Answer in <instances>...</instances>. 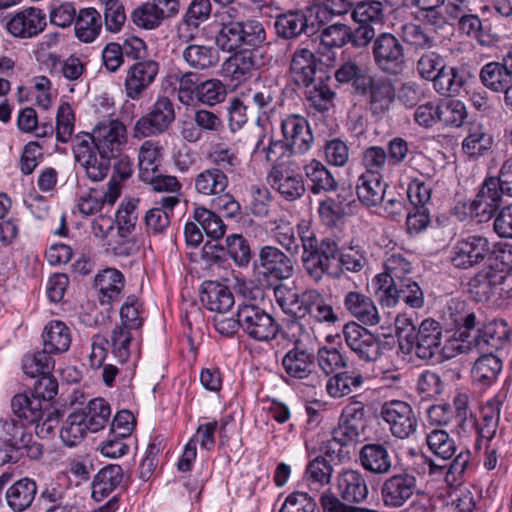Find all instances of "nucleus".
Returning a JSON list of instances; mask_svg holds the SVG:
<instances>
[{"instance_id":"nucleus-45","label":"nucleus","mask_w":512,"mask_h":512,"mask_svg":"<svg viewBox=\"0 0 512 512\" xmlns=\"http://www.w3.org/2000/svg\"><path fill=\"white\" fill-rule=\"evenodd\" d=\"M95 285L101 294V303L118 301L124 288V276L116 269H106L95 278Z\"/></svg>"},{"instance_id":"nucleus-50","label":"nucleus","mask_w":512,"mask_h":512,"mask_svg":"<svg viewBox=\"0 0 512 512\" xmlns=\"http://www.w3.org/2000/svg\"><path fill=\"white\" fill-rule=\"evenodd\" d=\"M88 428L82 413L75 411L67 416L60 429V438L67 447H75L87 436Z\"/></svg>"},{"instance_id":"nucleus-16","label":"nucleus","mask_w":512,"mask_h":512,"mask_svg":"<svg viewBox=\"0 0 512 512\" xmlns=\"http://www.w3.org/2000/svg\"><path fill=\"white\" fill-rule=\"evenodd\" d=\"M358 93L366 95L368 110L375 117H382L386 114L395 99V88L392 81L383 76H370L365 83V89L359 90Z\"/></svg>"},{"instance_id":"nucleus-3","label":"nucleus","mask_w":512,"mask_h":512,"mask_svg":"<svg viewBox=\"0 0 512 512\" xmlns=\"http://www.w3.org/2000/svg\"><path fill=\"white\" fill-rule=\"evenodd\" d=\"M283 140H271L263 148L266 160L278 157L290 158L292 155H304L313 146L314 136L308 120L298 114L286 116L281 121Z\"/></svg>"},{"instance_id":"nucleus-24","label":"nucleus","mask_w":512,"mask_h":512,"mask_svg":"<svg viewBox=\"0 0 512 512\" xmlns=\"http://www.w3.org/2000/svg\"><path fill=\"white\" fill-rule=\"evenodd\" d=\"M228 185V175L219 167L206 168L194 178L195 192L203 197L223 196Z\"/></svg>"},{"instance_id":"nucleus-54","label":"nucleus","mask_w":512,"mask_h":512,"mask_svg":"<svg viewBox=\"0 0 512 512\" xmlns=\"http://www.w3.org/2000/svg\"><path fill=\"white\" fill-rule=\"evenodd\" d=\"M363 376L355 372H341L326 383L327 393L333 398L346 396L362 386Z\"/></svg>"},{"instance_id":"nucleus-57","label":"nucleus","mask_w":512,"mask_h":512,"mask_svg":"<svg viewBox=\"0 0 512 512\" xmlns=\"http://www.w3.org/2000/svg\"><path fill=\"white\" fill-rule=\"evenodd\" d=\"M492 145V137L487 134L480 123L469 124L468 135L462 143L463 151L469 156L483 154Z\"/></svg>"},{"instance_id":"nucleus-43","label":"nucleus","mask_w":512,"mask_h":512,"mask_svg":"<svg viewBox=\"0 0 512 512\" xmlns=\"http://www.w3.org/2000/svg\"><path fill=\"white\" fill-rule=\"evenodd\" d=\"M504 274H495L489 268L477 273L469 281V292L477 302L490 299L498 286L504 284Z\"/></svg>"},{"instance_id":"nucleus-8","label":"nucleus","mask_w":512,"mask_h":512,"mask_svg":"<svg viewBox=\"0 0 512 512\" xmlns=\"http://www.w3.org/2000/svg\"><path fill=\"white\" fill-rule=\"evenodd\" d=\"M380 417L388 425L391 434L401 440L411 437L418 428V419L412 406L401 400L382 404Z\"/></svg>"},{"instance_id":"nucleus-35","label":"nucleus","mask_w":512,"mask_h":512,"mask_svg":"<svg viewBox=\"0 0 512 512\" xmlns=\"http://www.w3.org/2000/svg\"><path fill=\"white\" fill-rule=\"evenodd\" d=\"M200 299L204 307L217 314L227 312L234 304L229 288L213 281L203 283Z\"/></svg>"},{"instance_id":"nucleus-15","label":"nucleus","mask_w":512,"mask_h":512,"mask_svg":"<svg viewBox=\"0 0 512 512\" xmlns=\"http://www.w3.org/2000/svg\"><path fill=\"white\" fill-rule=\"evenodd\" d=\"M417 491V479L413 474H394L381 485V500L385 507H402Z\"/></svg>"},{"instance_id":"nucleus-59","label":"nucleus","mask_w":512,"mask_h":512,"mask_svg":"<svg viewBox=\"0 0 512 512\" xmlns=\"http://www.w3.org/2000/svg\"><path fill=\"white\" fill-rule=\"evenodd\" d=\"M194 220L200 225L207 237L219 240L226 231L223 220L211 210L204 207H197L193 213Z\"/></svg>"},{"instance_id":"nucleus-39","label":"nucleus","mask_w":512,"mask_h":512,"mask_svg":"<svg viewBox=\"0 0 512 512\" xmlns=\"http://www.w3.org/2000/svg\"><path fill=\"white\" fill-rule=\"evenodd\" d=\"M48 63L51 73L57 74L74 84L82 82L86 72V62L75 55L61 59L56 54H49Z\"/></svg>"},{"instance_id":"nucleus-31","label":"nucleus","mask_w":512,"mask_h":512,"mask_svg":"<svg viewBox=\"0 0 512 512\" xmlns=\"http://www.w3.org/2000/svg\"><path fill=\"white\" fill-rule=\"evenodd\" d=\"M256 50H242L231 55L223 65L224 71L235 81L242 82L252 77L259 67Z\"/></svg>"},{"instance_id":"nucleus-64","label":"nucleus","mask_w":512,"mask_h":512,"mask_svg":"<svg viewBox=\"0 0 512 512\" xmlns=\"http://www.w3.org/2000/svg\"><path fill=\"white\" fill-rule=\"evenodd\" d=\"M332 472V465L324 457L319 456L308 463L305 478L310 486L318 489L330 483Z\"/></svg>"},{"instance_id":"nucleus-34","label":"nucleus","mask_w":512,"mask_h":512,"mask_svg":"<svg viewBox=\"0 0 512 512\" xmlns=\"http://www.w3.org/2000/svg\"><path fill=\"white\" fill-rule=\"evenodd\" d=\"M181 58L192 70L205 71L216 67L218 51L210 45L188 44L181 51Z\"/></svg>"},{"instance_id":"nucleus-2","label":"nucleus","mask_w":512,"mask_h":512,"mask_svg":"<svg viewBox=\"0 0 512 512\" xmlns=\"http://www.w3.org/2000/svg\"><path fill=\"white\" fill-rule=\"evenodd\" d=\"M512 165L505 162L498 177L486 178L475 198L464 204L465 214L478 222H486L495 211L512 196L510 170Z\"/></svg>"},{"instance_id":"nucleus-26","label":"nucleus","mask_w":512,"mask_h":512,"mask_svg":"<svg viewBox=\"0 0 512 512\" xmlns=\"http://www.w3.org/2000/svg\"><path fill=\"white\" fill-rule=\"evenodd\" d=\"M381 303L387 307L395 306L400 300L411 308H421L424 295L417 282L409 279L402 285H396L378 295Z\"/></svg>"},{"instance_id":"nucleus-42","label":"nucleus","mask_w":512,"mask_h":512,"mask_svg":"<svg viewBox=\"0 0 512 512\" xmlns=\"http://www.w3.org/2000/svg\"><path fill=\"white\" fill-rule=\"evenodd\" d=\"M37 493L35 481L23 478L15 482L6 491L8 506L15 512H22L31 506Z\"/></svg>"},{"instance_id":"nucleus-61","label":"nucleus","mask_w":512,"mask_h":512,"mask_svg":"<svg viewBox=\"0 0 512 512\" xmlns=\"http://www.w3.org/2000/svg\"><path fill=\"white\" fill-rule=\"evenodd\" d=\"M349 27L344 24H333L326 27L320 35L318 53L325 54L332 48H340L348 43Z\"/></svg>"},{"instance_id":"nucleus-4","label":"nucleus","mask_w":512,"mask_h":512,"mask_svg":"<svg viewBox=\"0 0 512 512\" xmlns=\"http://www.w3.org/2000/svg\"><path fill=\"white\" fill-rule=\"evenodd\" d=\"M0 425V466L17 462L21 449H25L31 459L42 456V445L33 441L31 432L23 422L6 418L0 421Z\"/></svg>"},{"instance_id":"nucleus-44","label":"nucleus","mask_w":512,"mask_h":512,"mask_svg":"<svg viewBox=\"0 0 512 512\" xmlns=\"http://www.w3.org/2000/svg\"><path fill=\"white\" fill-rule=\"evenodd\" d=\"M502 370V361L491 352L483 354L474 363L471 369V378L474 384L490 386Z\"/></svg>"},{"instance_id":"nucleus-56","label":"nucleus","mask_w":512,"mask_h":512,"mask_svg":"<svg viewBox=\"0 0 512 512\" xmlns=\"http://www.w3.org/2000/svg\"><path fill=\"white\" fill-rule=\"evenodd\" d=\"M54 366L55 361L52 355L44 349L42 351L27 353L22 359V370L31 378L51 374Z\"/></svg>"},{"instance_id":"nucleus-20","label":"nucleus","mask_w":512,"mask_h":512,"mask_svg":"<svg viewBox=\"0 0 512 512\" xmlns=\"http://www.w3.org/2000/svg\"><path fill=\"white\" fill-rule=\"evenodd\" d=\"M306 315H309L315 322L329 325L335 324L339 320L333 307L326 303L322 294L316 289H307L301 293L297 318H303Z\"/></svg>"},{"instance_id":"nucleus-62","label":"nucleus","mask_w":512,"mask_h":512,"mask_svg":"<svg viewBox=\"0 0 512 512\" xmlns=\"http://www.w3.org/2000/svg\"><path fill=\"white\" fill-rule=\"evenodd\" d=\"M439 123L450 127H460L467 118L465 104L456 99L439 102Z\"/></svg>"},{"instance_id":"nucleus-7","label":"nucleus","mask_w":512,"mask_h":512,"mask_svg":"<svg viewBox=\"0 0 512 512\" xmlns=\"http://www.w3.org/2000/svg\"><path fill=\"white\" fill-rule=\"evenodd\" d=\"M372 56L375 66L385 74L396 76L405 69L404 47L391 33H381L374 39Z\"/></svg>"},{"instance_id":"nucleus-60","label":"nucleus","mask_w":512,"mask_h":512,"mask_svg":"<svg viewBox=\"0 0 512 512\" xmlns=\"http://www.w3.org/2000/svg\"><path fill=\"white\" fill-rule=\"evenodd\" d=\"M366 251L360 245L339 247L338 265L341 268V276L345 271L358 273L367 264Z\"/></svg>"},{"instance_id":"nucleus-28","label":"nucleus","mask_w":512,"mask_h":512,"mask_svg":"<svg viewBox=\"0 0 512 512\" xmlns=\"http://www.w3.org/2000/svg\"><path fill=\"white\" fill-rule=\"evenodd\" d=\"M317 72L316 58L309 49H297L292 57L290 64V74L293 82L297 86L309 88Z\"/></svg>"},{"instance_id":"nucleus-25","label":"nucleus","mask_w":512,"mask_h":512,"mask_svg":"<svg viewBox=\"0 0 512 512\" xmlns=\"http://www.w3.org/2000/svg\"><path fill=\"white\" fill-rule=\"evenodd\" d=\"M43 349L51 355L67 352L72 343L71 329L60 320L49 321L42 331Z\"/></svg>"},{"instance_id":"nucleus-63","label":"nucleus","mask_w":512,"mask_h":512,"mask_svg":"<svg viewBox=\"0 0 512 512\" xmlns=\"http://www.w3.org/2000/svg\"><path fill=\"white\" fill-rule=\"evenodd\" d=\"M241 21L223 22L215 40L217 46L226 52L242 47Z\"/></svg>"},{"instance_id":"nucleus-51","label":"nucleus","mask_w":512,"mask_h":512,"mask_svg":"<svg viewBox=\"0 0 512 512\" xmlns=\"http://www.w3.org/2000/svg\"><path fill=\"white\" fill-rule=\"evenodd\" d=\"M11 407L16 416L33 423L43 417L46 403L43 405L42 400L33 395L17 394L12 398Z\"/></svg>"},{"instance_id":"nucleus-49","label":"nucleus","mask_w":512,"mask_h":512,"mask_svg":"<svg viewBox=\"0 0 512 512\" xmlns=\"http://www.w3.org/2000/svg\"><path fill=\"white\" fill-rule=\"evenodd\" d=\"M78 411L85 418L91 433H96L105 428L111 417V407L104 398H94L82 410Z\"/></svg>"},{"instance_id":"nucleus-6","label":"nucleus","mask_w":512,"mask_h":512,"mask_svg":"<svg viewBox=\"0 0 512 512\" xmlns=\"http://www.w3.org/2000/svg\"><path fill=\"white\" fill-rule=\"evenodd\" d=\"M240 327L251 339L267 342L274 339L279 331L275 319L264 309L250 302H243L238 306Z\"/></svg>"},{"instance_id":"nucleus-37","label":"nucleus","mask_w":512,"mask_h":512,"mask_svg":"<svg viewBox=\"0 0 512 512\" xmlns=\"http://www.w3.org/2000/svg\"><path fill=\"white\" fill-rule=\"evenodd\" d=\"M123 470L121 466L110 464L103 467L92 481V498L102 501L109 496L122 482Z\"/></svg>"},{"instance_id":"nucleus-19","label":"nucleus","mask_w":512,"mask_h":512,"mask_svg":"<svg viewBox=\"0 0 512 512\" xmlns=\"http://www.w3.org/2000/svg\"><path fill=\"white\" fill-rule=\"evenodd\" d=\"M258 267L265 277L276 280L288 279L293 275V261L275 246H264L258 255Z\"/></svg>"},{"instance_id":"nucleus-13","label":"nucleus","mask_w":512,"mask_h":512,"mask_svg":"<svg viewBox=\"0 0 512 512\" xmlns=\"http://www.w3.org/2000/svg\"><path fill=\"white\" fill-rule=\"evenodd\" d=\"M73 152L75 161L84 170L87 178L93 182L106 178L111 167L112 156L100 153L86 139L80 140Z\"/></svg>"},{"instance_id":"nucleus-33","label":"nucleus","mask_w":512,"mask_h":512,"mask_svg":"<svg viewBox=\"0 0 512 512\" xmlns=\"http://www.w3.org/2000/svg\"><path fill=\"white\" fill-rule=\"evenodd\" d=\"M277 34L285 39H292L301 34L313 35L316 32L314 23L309 24L307 16L302 11H289L276 18Z\"/></svg>"},{"instance_id":"nucleus-36","label":"nucleus","mask_w":512,"mask_h":512,"mask_svg":"<svg viewBox=\"0 0 512 512\" xmlns=\"http://www.w3.org/2000/svg\"><path fill=\"white\" fill-rule=\"evenodd\" d=\"M303 171L313 194L332 192L338 183L331 171L319 160L312 159L303 166Z\"/></svg>"},{"instance_id":"nucleus-30","label":"nucleus","mask_w":512,"mask_h":512,"mask_svg":"<svg viewBox=\"0 0 512 512\" xmlns=\"http://www.w3.org/2000/svg\"><path fill=\"white\" fill-rule=\"evenodd\" d=\"M361 466L375 475L387 474L392 468V458L388 449L379 443L365 444L359 452Z\"/></svg>"},{"instance_id":"nucleus-23","label":"nucleus","mask_w":512,"mask_h":512,"mask_svg":"<svg viewBox=\"0 0 512 512\" xmlns=\"http://www.w3.org/2000/svg\"><path fill=\"white\" fill-rule=\"evenodd\" d=\"M471 459L469 450L461 448L457 458L445 465H439L434 460L426 461L427 473L434 480L443 479L448 486H454L467 469Z\"/></svg>"},{"instance_id":"nucleus-38","label":"nucleus","mask_w":512,"mask_h":512,"mask_svg":"<svg viewBox=\"0 0 512 512\" xmlns=\"http://www.w3.org/2000/svg\"><path fill=\"white\" fill-rule=\"evenodd\" d=\"M508 336L507 323L504 320H494L477 330V334L473 338L474 347L478 351L497 349Z\"/></svg>"},{"instance_id":"nucleus-58","label":"nucleus","mask_w":512,"mask_h":512,"mask_svg":"<svg viewBox=\"0 0 512 512\" xmlns=\"http://www.w3.org/2000/svg\"><path fill=\"white\" fill-rule=\"evenodd\" d=\"M370 76L367 69L354 60L344 62L335 71V78L338 82L352 83L357 92L365 89V83Z\"/></svg>"},{"instance_id":"nucleus-27","label":"nucleus","mask_w":512,"mask_h":512,"mask_svg":"<svg viewBox=\"0 0 512 512\" xmlns=\"http://www.w3.org/2000/svg\"><path fill=\"white\" fill-rule=\"evenodd\" d=\"M343 303L345 309L363 324L374 326L380 322L378 309L369 296L350 291L345 295Z\"/></svg>"},{"instance_id":"nucleus-41","label":"nucleus","mask_w":512,"mask_h":512,"mask_svg":"<svg viewBox=\"0 0 512 512\" xmlns=\"http://www.w3.org/2000/svg\"><path fill=\"white\" fill-rule=\"evenodd\" d=\"M429 451L437 458L448 461L457 458L460 450L455 439L444 429L434 428L426 434Z\"/></svg>"},{"instance_id":"nucleus-1","label":"nucleus","mask_w":512,"mask_h":512,"mask_svg":"<svg viewBox=\"0 0 512 512\" xmlns=\"http://www.w3.org/2000/svg\"><path fill=\"white\" fill-rule=\"evenodd\" d=\"M298 235L303 249L301 258L307 274L316 282L324 275L339 279L341 268L338 265V242L332 237L318 241L314 230L304 221L298 225Z\"/></svg>"},{"instance_id":"nucleus-29","label":"nucleus","mask_w":512,"mask_h":512,"mask_svg":"<svg viewBox=\"0 0 512 512\" xmlns=\"http://www.w3.org/2000/svg\"><path fill=\"white\" fill-rule=\"evenodd\" d=\"M337 485L340 496L347 502L361 503L369 493L366 479L358 470H343L338 475Z\"/></svg>"},{"instance_id":"nucleus-48","label":"nucleus","mask_w":512,"mask_h":512,"mask_svg":"<svg viewBox=\"0 0 512 512\" xmlns=\"http://www.w3.org/2000/svg\"><path fill=\"white\" fill-rule=\"evenodd\" d=\"M206 157L212 167H219L226 174L236 171L241 165L237 149L223 142L211 145Z\"/></svg>"},{"instance_id":"nucleus-40","label":"nucleus","mask_w":512,"mask_h":512,"mask_svg":"<svg viewBox=\"0 0 512 512\" xmlns=\"http://www.w3.org/2000/svg\"><path fill=\"white\" fill-rule=\"evenodd\" d=\"M385 187L386 184L382 183L381 177L363 173L357 179L356 193L363 205L374 207L383 202Z\"/></svg>"},{"instance_id":"nucleus-9","label":"nucleus","mask_w":512,"mask_h":512,"mask_svg":"<svg viewBox=\"0 0 512 512\" xmlns=\"http://www.w3.org/2000/svg\"><path fill=\"white\" fill-rule=\"evenodd\" d=\"M405 337L407 338L405 349L422 360H430L441 354L442 327L434 319L423 320L410 338Z\"/></svg>"},{"instance_id":"nucleus-10","label":"nucleus","mask_w":512,"mask_h":512,"mask_svg":"<svg viewBox=\"0 0 512 512\" xmlns=\"http://www.w3.org/2000/svg\"><path fill=\"white\" fill-rule=\"evenodd\" d=\"M343 337L346 345L362 361L375 362L383 353L382 341L356 322L344 325Z\"/></svg>"},{"instance_id":"nucleus-46","label":"nucleus","mask_w":512,"mask_h":512,"mask_svg":"<svg viewBox=\"0 0 512 512\" xmlns=\"http://www.w3.org/2000/svg\"><path fill=\"white\" fill-rule=\"evenodd\" d=\"M163 148L158 141H144L138 152L140 180H151L152 173L159 170Z\"/></svg>"},{"instance_id":"nucleus-55","label":"nucleus","mask_w":512,"mask_h":512,"mask_svg":"<svg viewBox=\"0 0 512 512\" xmlns=\"http://www.w3.org/2000/svg\"><path fill=\"white\" fill-rule=\"evenodd\" d=\"M135 333L125 327L115 326L111 331L108 343L111 346L112 353L120 363H125L130 358L131 352L136 348L134 343Z\"/></svg>"},{"instance_id":"nucleus-17","label":"nucleus","mask_w":512,"mask_h":512,"mask_svg":"<svg viewBox=\"0 0 512 512\" xmlns=\"http://www.w3.org/2000/svg\"><path fill=\"white\" fill-rule=\"evenodd\" d=\"M488 252V240L479 235H471L457 241L452 249L451 261L457 268L468 269L482 262Z\"/></svg>"},{"instance_id":"nucleus-12","label":"nucleus","mask_w":512,"mask_h":512,"mask_svg":"<svg viewBox=\"0 0 512 512\" xmlns=\"http://www.w3.org/2000/svg\"><path fill=\"white\" fill-rule=\"evenodd\" d=\"M175 120L173 102L166 96L158 97L150 112L138 119L134 137L144 138L165 132Z\"/></svg>"},{"instance_id":"nucleus-21","label":"nucleus","mask_w":512,"mask_h":512,"mask_svg":"<svg viewBox=\"0 0 512 512\" xmlns=\"http://www.w3.org/2000/svg\"><path fill=\"white\" fill-rule=\"evenodd\" d=\"M284 371L292 378H307L314 369V354L301 339L295 340L293 347L282 358Z\"/></svg>"},{"instance_id":"nucleus-14","label":"nucleus","mask_w":512,"mask_h":512,"mask_svg":"<svg viewBox=\"0 0 512 512\" xmlns=\"http://www.w3.org/2000/svg\"><path fill=\"white\" fill-rule=\"evenodd\" d=\"M159 73V63L152 59L137 61L126 71L124 90L132 100L142 98L144 92L155 81Z\"/></svg>"},{"instance_id":"nucleus-52","label":"nucleus","mask_w":512,"mask_h":512,"mask_svg":"<svg viewBox=\"0 0 512 512\" xmlns=\"http://www.w3.org/2000/svg\"><path fill=\"white\" fill-rule=\"evenodd\" d=\"M502 399L500 395L486 402L481 410V422L477 425L478 439L480 441H490L498 426L500 405Z\"/></svg>"},{"instance_id":"nucleus-53","label":"nucleus","mask_w":512,"mask_h":512,"mask_svg":"<svg viewBox=\"0 0 512 512\" xmlns=\"http://www.w3.org/2000/svg\"><path fill=\"white\" fill-rule=\"evenodd\" d=\"M465 84L464 74L456 67L445 66L433 81V88L442 96L459 95Z\"/></svg>"},{"instance_id":"nucleus-18","label":"nucleus","mask_w":512,"mask_h":512,"mask_svg":"<svg viewBox=\"0 0 512 512\" xmlns=\"http://www.w3.org/2000/svg\"><path fill=\"white\" fill-rule=\"evenodd\" d=\"M385 271L376 275L373 279V286L377 295L391 289L396 285H402L409 280L408 275L412 272V265L400 254L390 255L384 263Z\"/></svg>"},{"instance_id":"nucleus-22","label":"nucleus","mask_w":512,"mask_h":512,"mask_svg":"<svg viewBox=\"0 0 512 512\" xmlns=\"http://www.w3.org/2000/svg\"><path fill=\"white\" fill-rule=\"evenodd\" d=\"M46 27L45 14L40 9L28 8L15 14L7 23L10 34L19 38H31Z\"/></svg>"},{"instance_id":"nucleus-47","label":"nucleus","mask_w":512,"mask_h":512,"mask_svg":"<svg viewBox=\"0 0 512 512\" xmlns=\"http://www.w3.org/2000/svg\"><path fill=\"white\" fill-rule=\"evenodd\" d=\"M102 28L101 15L94 8L79 11L75 20L76 37L84 43H92L100 34Z\"/></svg>"},{"instance_id":"nucleus-5","label":"nucleus","mask_w":512,"mask_h":512,"mask_svg":"<svg viewBox=\"0 0 512 512\" xmlns=\"http://www.w3.org/2000/svg\"><path fill=\"white\" fill-rule=\"evenodd\" d=\"M273 163L267 174V182L286 201H296L306 192L302 175L289 162V158L278 157L267 160Z\"/></svg>"},{"instance_id":"nucleus-11","label":"nucleus","mask_w":512,"mask_h":512,"mask_svg":"<svg viewBox=\"0 0 512 512\" xmlns=\"http://www.w3.org/2000/svg\"><path fill=\"white\" fill-rule=\"evenodd\" d=\"M87 137L100 153L115 158L127 143V130L121 121L107 119L96 124Z\"/></svg>"},{"instance_id":"nucleus-32","label":"nucleus","mask_w":512,"mask_h":512,"mask_svg":"<svg viewBox=\"0 0 512 512\" xmlns=\"http://www.w3.org/2000/svg\"><path fill=\"white\" fill-rule=\"evenodd\" d=\"M482 83L489 89L504 93L507 105H511L509 90L512 87V72L502 63L490 62L480 72Z\"/></svg>"}]
</instances>
